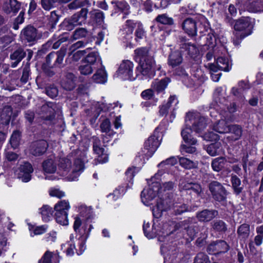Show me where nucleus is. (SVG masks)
I'll list each match as a JSON object with an SVG mask.
<instances>
[{"label":"nucleus","instance_id":"43","mask_svg":"<svg viewBox=\"0 0 263 263\" xmlns=\"http://www.w3.org/2000/svg\"><path fill=\"white\" fill-rule=\"evenodd\" d=\"M52 111L53 109L49 107L48 105L45 104L41 106L40 114L45 119L50 120Z\"/></svg>","mask_w":263,"mask_h":263},{"label":"nucleus","instance_id":"53","mask_svg":"<svg viewBox=\"0 0 263 263\" xmlns=\"http://www.w3.org/2000/svg\"><path fill=\"white\" fill-rule=\"evenodd\" d=\"M116 6L124 14L129 13V6L128 4L124 1H117L115 2Z\"/></svg>","mask_w":263,"mask_h":263},{"label":"nucleus","instance_id":"62","mask_svg":"<svg viewBox=\"0 0 263 263\" xmlns=\"http://www.w3.org/2000/svg\"><path fill=\"white\" fill-rule=\"evenodd\" d=\"M89 48H87L85 50H80L74 52L72 55V61L77 62L79 61L84 54H86Z\"/></svg>","mask_w":263,"mask_h":263},{"label":"nucleus","instance_id":"29","mask_svg":"<svg viewBox=\"0 0 263 263\" xmlns=\"http://www.w3.org/2000/svg\"><path fill=\"white\" fill-rule=\"evenodd\" d=\"M43 171L46 173H54L57 170V165L53 159L51 158L44 160L42 163Z\"/></svg>","mask_w":263,"mask_h":263},{"label":"nucleus","instance_id":"33","mask_svg":"<svg viewBox=\"0 0 263 263\" xmlns=\"http://www.w3.org/2000/svg\"><path fill=\"white\" fill-rule=\"evenodd\" d=\"M126 189L124 186H119L113 192L109 194L107 198L111 200L116 201L121 197L126 192Z\"/></svg>","mask_w":263,"mask_h":263},{"label":"nucleus","instance_id":"10","mask_svg":"<svg viewBox=\"0 0 263 263\" xmlns=\"http://www.w3.org/2000/svg\"><path fill=\"white\" fill-rule=\"evenodd\" d=\"M236 4L240 12L245 10L251 12H263L262 0H237Z\"/></svg>","mask_w":263,"mask_h":263},{"label":"nucleus","instance_id":"1","mask_svg":"<svg viewBox=\"0 0 263 263\" xmlns=\"http://www.w3.org/2000/svg\"><path fill=\"white\" fill-rule=\"evenodd\" d=\"M162 174L159 170L148 182V185L144 189L141 194V200L144 205L150 206L156 202V205L152 207L153 216L156 218L160 217L163 211L171 208L170 199H164L161 195V191L159 190Z\"/></svg>","mask_w":263,"mask_h":263},{"label":"nucleus","instance_id":"11","mask_svg":"<svg viewBox=\"0 0 263 263\" xmlns=\"http://www.w3.org/2000/svg\"><path fill=\"white\" fill-rule=\"evenodd\" d=\"M21 37L25 42L34 44L41 37V34L33 26L28 25L22 30Z\"/></svg>","mask_w":263,"mask_h":263},{"label":"nucleus","instance_id":"47","mask_svg":"<svg viewBox=\"0 0 263 263\" xmlns=\"http://www.w3.org/2000/svg\"><path fill=\"white\" fill-rule=\"evenodd\" d=\"M110 123L108 119L105 120L101 124V129L102 132L105 133V135H103V142H107L109 141V139H108L107 138H106V139L105 138V137L107 135V133L110 131Z\"/></svg>","mask_w":263,"mask_h":263},{"label":"nucleus","instance_id":"42","mask_svg":"<svg viewBox=\"0 0 263 263\" xmlns=\"http://www.w3.org/2000/svg\"><path fill=\"white\" fill-rule=\"evenodd\" d=\"M226 160L223 157H219L214 159L212 162L213 170L216 172L220 171L224 165Z\"/></svg>","mask_w":263,"mask_h":263},{"label":"nucleus","instance_id":"56","mask_svg":"<svg viewBox=\"0 0 263 263\" xmlns=\"http://www.w3.org/2000/svg\"><path fill=\"white\" fill-rule=\"evenodd\" d=\"M239 88H233L232 92L234 96H238L245 89L248 88V85L244 81H240L239 84Z\"/></svg>","mask_w":263,"mask_h":263},{"label":"nucleus","instance_id":"12","mask_svg":"<svg viewBox=\"0 0 263 263\" xmlns=\"http://www.w3.org/2000/svg\"><path fill=\"white\" fill-rule=\"evenodd\" d=\"M134 64L129 60L123 61L120 65L117 74L123 80H134L135 78L133 76Z\"/></svg>","mask_w":263,"mask_h":263},{"label":"nucleus","instance_id":"55","mask_svg":"<svg viewBox=\"0 0 263 263\" xmlns=\"http://www.w3.org/2000/svg\"><path fill=\"white\" fill-rule=\"evenodd\" d=\"M13 41L11 36L9 35H4L0 37V49L3 50L6 48Z\"/></svg>","mask_w":263,"mask_h":263},{"label":"nucleus","instance_id":"58","mask_svg":"<svg viewBox=\"0 0 263 263\" xmlns=\"http://www.w3.org/2000/svg\"><path fill=\"white\" fill-rule=\"evenodd\" d=\"M194 263H210V261L206 254L200 253L196 257Z\"/></svg>","mask_w":263,"mask_h":263},{"label":"nucleus","instance_id":"39","mask_svg":"<svg viewBox=\"0 0 263 263\" xmlns=\"http://www.w3.org/2000/svg\"><path fill=\"white\" fill-rule=\"evenodd\" d=\"M52 208L48 205H44L41 208V214L43 220L46 222L48 221L53 213Z\"/></svg>","mask_w":263,"mask_h":263},{"label":"nucleus","instance_id":"18","mask_svg":"<svg viewBox=\"0 0 263 263\" xmlns=\"http://www.w3.org/2000/svg\"><path fill=\"white\" fill-rule=\"evenodd\" d=\"M20 171V172L18 176L19 178L21 179L25 182H27L30 180L31 178V174L33 172V169L30 163L25 162L21 165Z\"/></svg>","mask_w":263,"mask_h":263},{"label":"nucleus","instance_id":"41","mask_svg":"<svg viewBox=\"0 0 263 263\" xmlns=\"http://www.w3.org/2000/svg\"><path fill=\"white\" fill-rule=\"evenodd\" d=\"M178 158L176 157H171L159 163L158 167L161 169H167L170 166L174 165L177 163Z\"/></svg>","mask_w":263,"mask_h":263},{"label":"nucleus","instance_id":"2","mask_svg":"<svg viewBox=\"0 0 263 263\" xmlns=\"http://www.w3.org/2000/svg\"><path fill=\"white\" fill-rule=\"evenodd\" d=\"M222 91L221 87L216 89L214 97L216 104L213 105V106L210 107V112L212 117L215 118L218 115L220 117V119L213 124V129L219 134H226L228 133L230 130V124L229 122L234 120L232 113L236 111V106L234 103L230 104V106L228 107V111L221 110L219 113L218 110L222 107L218 103L222 104L225 101L224 98L221 97Z\"/></svg>","mask_w":263,"mask_h":263},{"label":"nucleus","instance_id":"26","mask_svg":"<svg viewBox=\"0 0 263 263\" xmlns=\"http://www.w3.org/2000/svg\"><path fill=\"white\" fill-rule=\"evenodd\" d=\"M230 130L228 133L231 135L227 137V139L230 141L238 140L240 138L242 135V128L238 125L230 124L229 126Z\"/></svg>","mask_w":263,"mask_h":263},{"label":"nucleus","instance_id":"57","mask_svg":"<svg viewBox=\"0 0 263 263\" xmlns=\"http://www.w3.org/2000/svg\"><path fill=\"white\" fill-rule=\"evenodd\" d=\"M11 12L16 14L21 9V3L17 0H9Z\"/></svg>","mask_w":263,"mask_h":263},{"label":"nucleus","instance_id":"21","mask_svg":"<svg viewBox=\"0 0 263 263\" xmlns=\"http://www.w3.org/2000/svg\"><path fill=\"white\" fill-rule=\"evenodd\" d=\"M88 10L86 8L82 9L79 12L74 14L69 20V23L73 25H81L87 18Z\"/></svg>","mask_w":263,"mask_h":263},{"label":"nucleus","instance_id":"8","mask_svg":"<svg viewBox=\"0 0 263 263\" xmlns=\"http://www.w3.org/2000/svg\"><path fill=\"white\" fill-rule=\"evenodd\" d=\"M160 134L156 129L153 134L145 141L144 147L140 153L139 157L148 159L151 157L160 144Z\"/></svg>","mask_w":263,"mask_h":263},{"label":"nucleus","instance_id":"28","mask_svg":"<svg viewBox=\"0 0 263 263\" xmlns=\"http://www.w3.org/2000/svg\"><path fill=\"white\" fill-rule=\"evenodd\" d=\"M182 60L181 52L174 51L170 53L168 59V63L170 66L174 68L181 64Z\"/></svg>","mask_w":263,"mask_h":263},{"label":"nucleus","instance_id":"23","mask_svg":"<svg viewBox=\"0 0 263 263\" xmlns=\"http://www.w3.org/2000/svg\"><path fill=\"white\" fill-rule=\"evenodd\" d=\"M82 61L91 65L96 68H98L102 65V62L99 54L98 52L95 51L88 53Z\"/></svg>","mask_w":263,"mask_h":263},{"label":"nucleus","instance_id":"38","mask_svg":"<svg viewBox=\"0 0 263 263\" xmlns=\"http://www.w3.org/2000/svg\"><path fill=\"white\" fill-rule=\"evenodd\" d=\"M90 17L97 24H101L104 19V13L98 10H94L90 12Z\"/></svg>","mask_w":263,"mask_h":263},{"label":"nucleus","instance_id":"22","mask_svg":"<svg viewBox=\"0 0 263 263\" xmlns=\"http://www.w3.org/2000/svg\"><path fill=\"white\" fill-rule=\"evenodd\" d=\"M84 170V162L81 160L76 159L73 165L71 174L68 177V180L76 181Z\"/></svg>","mask_w":263,"mask_h":263},{"label":"nucleus","instance_id":"27","mask_svg":"<svg viewBox=\"0 0 263 263\" xmlns=\"http://www.w3.org/2000/svg\"><path fill=\"white\" fill-rule=\"evenodd\" d=\"M218 214L215 210H204L197 214V217L200 221H209L215 217Z\"/></svg>","mask_w":263,"mask_h":263},{"label":"nucleus","instance_id":"32","mask_svg":"<svg viewBox=\"0 0 263 263\" xmlns=\"http://www.w3.org/2000/svg\"><path fill=\"white\" fill-rule=\"evenodd\" d=\"M208 153L212 156L220 155L222 152V148L219 142L213 143L209 145L206 148Z\"/></svg>","mask_w":263,"mask_h":263},{"label":"nucleus","instance_id":"14","mask_svg":"<svg viewBox=\"0 0 263 263\" xmlns=\"http://www.w3.org/2000/svg\"><path fill=\"white\" fill-rule=\"evenodd\" d=\"M93 149L94 152L98 155L97 161L101 163L108 161V155L106 153L105 148L102 145L101 141L97 137H93Z\"/></svg>","mask_w":263,"mask_h":263},{"label":"nucleus","instance_id":"3","mask_svg":"<svg viewBox=\"0 0 263 263\" xmlns=\"http://www.w3.org/2000/svg\"><path fill=\"white\" fill-rule=\"evenodd\" d=\"M78 212L80 216L85 217V219L82 220L79 216H76L73 224L74 231L80 236L78 240L79 249L77 250V253L79 255L82 254L86 249L85 242L93 227L90 221L92 213V209L90 207L82 204L79 206Z\"/></svg>","mask_w":263,"mask_h":263},{"label":"nucleus","instance_id":"24","mask_svg":"<svg viewBox=\"0 0 263 263\" xmlns=\"http://www.w3.org/2000/svg\"><path fill=\"white\" fill-rule=\"evenodd\" d=\"M95 73L92 77V80L97 83L104 84L107 82V74L104 66L102 65L97 68Z\"/></svg>","mask_w":263,"mask_h":263},{"label":"nucleus","instance_id":"9","mask_svg":"<svg viewBox=\"0 0 263 263\" xmlns=\"http://www.w3.org/2000/svg\"><path fill=\"white\" fill-rule=\"evenodd\" d=\"M167 227L168 225L167 224H165L163 225V228L162 229H160L161 228L157 224L156 222H154L153 225L152 230L150 231L148 230L150 229L149 223L144 221L143 225V230L144 235L147 238L151 239L156 236H158L159 240L162 241L163 240L161 237L167 236L171 233L170 231H167L165 229L167 228Z\"/></svg>","mask_w":263,"mask_h":263},{"label":"nucleus","instance_id":"31","mask_svg":"<svg viewBox=\"0 0 263 263\" xmlns=\"http://www.w3.org/2000/svg\"><path fill=\"white\" fill-rule=\"evenodd\" d=\"M181 52L186 51V54L191 57L197 54L198 52V49L194 44L186 43L182 44Z\"/></svg>","mask_w":263,"mask_h":263},{"label":"nucleus","instance_id":"51","mask_svg":"<svg viewBox=\"0 0 263 263\" xmlns=\"http://www.w3.org/2000/svg\"><path fill=\"white\" fill-rule=\"evenodd\" d=\"M191 186V187H190L189 193L195 196H200L202 192L200 185L197 183H192Z\"/></svg>","mask_w":263,"mask_h":263},{"label":"nucleus","instance_id":"25","mask_svg":"<svg viewBox=\"0 0 263 263\" xmlns=\"http://www.w3.org/2000/svg\"><path fill=\"white\" fill-rule=\"evenodd\" d=\"M209 190L212 194L216 193L217 191L220 192V194L217 196L218 201H221L225 200L226 198V192L223 186L217 181H213L209 185Z\"/></svg>","mask_w":263,"mask_h":263},{"label":"nucleus","instance_id":"49","mask_svg":"<svg viewBox=\"0 0 263 263\" xmlns=\"http://www.w3.org/2000/svg\"><path fill=\"white\" fill-rule=\"evenodd\" d=\"M30 74V63H27L23 69L22 76L21 81L24 83H27L29 79Z\"/></svg>","mask_w":263,"mask_h":263},{"label":"nucleus","instance_id":"5","mask_svg":"<svg viewBox=\"0 0 263 263\" xmlns=\"http://www.w3.org/2000/svg\"><path fill=\"white\" fill-rule=\"evenodd\" d=\"M135 60L139 62L136 68V75L141 74L143 77L141 79H146L153 77L155 74L154 60L148 56V50L146 47H141L135 50Z\"/></svg>","mask_w":263,"mask_h":263},{"label":"nucleus","instance_id":"13","mask_svg":"<svg viewBox=\"0 0 263 263\" xmlns=\"http://www.w3.org/2000/svg\"><path fill=\"white\" fill-rule=\"evenodd\" d=\"M206 66L211 71L217 72L218 70H221L228 72L231 69L232 63L228 58L219 57L217 59L216 64L209 63Z\"/></svg>","mask_w":263,"mask_h":263},{"label":"nucleus","instance_id":"48","mask_svg":"<svg viewBox=\"0 0 263 263\" xmlns=\"http://www.w3.org/2000/svg\"><path fill=\"white\" fill-rule=\"evenodd\" d=\"M172 208L176 215H180L188 211L187 207L183 203L173 204Z\"/></svg>","mask_w":263,"mask_h":263},{"label":"nucleus","instance_id":"52","mask_svg":"<svg viewBox=\"0 0 263 263\" xmlns=\"http://www.w3.org/2000/svg\"><path fill=\"white\" fill-rule=\"evenodd\" d=\"M59 158V167L62 168L63 172L62 173V176H64L66 171V157L63 152L60 153L58 156Z\"/></svg>","mask_w":263,"mask_h":263},{"label":"nucleus","instance_id":"60","mask_svg":"<svg viewBox=\"0 0 263 263\" xmlns=\"http://www.w3.org/2000/svg\"><path fill=\"white\" fill-rule=\"evenodd\" d=\"M213 228L217 231H225L227 229L226 224L221 220L214 221L213 223Z\"/></svg>","mask_w":263,"mask_h":263},{"label":"nucleus","instance_id":"61","mask_svg":"<svg viewBox=\"0 0 263 263\" xmlns=\"http://www.w3.org/2000/svg\"><path fill=\"white\" fill-rule=\"evenodd\" d=\"M90 86V84L89 83L82 84L80 85L78 89L79 94L81 95H88Z\"/></svg>","mask_w":263,"mask_h":263},{"label":"nucleus","instance_id":"4","mask_svg":"<svg viewBox=\"0 0 263 263\" xmlns=\"http://www.w3.org/2000/svg\"><path fill=\"white\" fill-rule=\"evenodd\" d=\"M185 127L181 132V135L184 142L189 144L194 145L197 140L192 137L191 133L193 130L196 133L201 134L206 127L207 120L196 111L189 112L185 119Z\"/></svg>","mask_w":263,"mask_h":263},{"label":"nucleus","instance_id":"35","mask_svg":"<svg viewBox=\"0 0 263 263\" xmlns=\"http://www.w3.org/2000/svg\"><path fill=\"white\" fill-rule=\"evenodd\" d=\"M56 56L55 58V62L53 64L54 67H61L63 66V61L66 55V48L62 47L61 49L55 52Z\"/></svg>","mask_w":263,"mask_h":263},{"label":"nucleus","instance_id":"6","mask_svg":"<svg viewBox=\"0 0 263 263\" xmlns=\"http://www.w3.org/2000/svg\"><path fill=\"white\" fill-rule=\"evenodd\" d=\"M137 26V28L135 31V40L139 41L145 37V32L143 29L142 25L139 22L135 23L132 20H127L125 24L123 26L121 30V33L122 35V40L126 43V46L129 48H133V45L131 43L132 40V33L134 28Z\"/></svg>","mask_w":263,"mask_h":263},{"label":"nucleus","instance_id":"17","mask_svg":"<svg viewBox=\"0 0 263 263\" xmlns=\"http://www.w3.org/2000/svg\"><path fill=\"white\" fill-rule=\"evenodd\" d=\"M55 218L58 223L61 225L66 224V201L62 200L55 204Z\"/></svg>","mask_w":263,"mask_h":263},{"label":"nucleus","instance_id":"19","mask_svg":"<svg viewBox=\"0 0 263 263\" xmlns=\"http://www.w3.org/2000/svg\"><path fill=\"white\" fill-rule=\"evenodd\" d=\"M184 31L190 36L196 35L197 28L196 21L191 18L185 19L182 24Z\"/></svg>","mask_w":263,"mask_h":263},{"label":"nucleus","instance_id":"34","mask_svg":"<svg viewBox=\"0 0 263 263\" xmlns=\"http://www.w3.org/2000/svg\"><path fill=\"white\" fill-rule=\"evenodd\" d=\"M178 159L180 165L184 168L191 169L197 167V161H192L185 157H179Z\"/></svg>","mask_w":263,"mask_h":263},{"label":"nucleus","instance_id":"37","mask_svg":"<svg viewBox=\"0 0 263 263\" xmlns=\"http://www.w3.org/2000/svg\"><path fill=\"white\" fill-rule=\"evenodd\" d=\"M96 68L91 65L82 61L81 65L79 67V70L81 74L88 75L91 74Z\"/></svg>","mask_w":263,"mask_h":263},{"label":"nucleus","instance_id":"54","mask_svg":"<svg viewBox=\"0 0 263 263\" xmlns=\"http://www.w3.org/2000/svg\"><path fill=\"white\" fill-rule=\"evenodd\" d=\"M231 181L235 192L237 194L240 193L241 191V187L239 186L241 183L240 179L237 176H233L231 178Z\"/></svg>","mask_w":263,"mask_h":263},{"label":"nucleus","instance_id":"63","mask_svg":"<svg viewBox=\"0 0 263 263\" xmlns=\"http://www.w3.org/2000/svg\"><path fill=\"white\" fill-rule=\"evenodd\" d=\"M87 34V31L85 28H80L74 31L73 36L74 39H78L79 38L85 37Z\"/></svg>","mask_w":263,"mask_h":263},{"label":"nucleus","instance_id":"36","mask_svg":"<svg viewBox=\"0 0 263 263\" xmlns=\"http://www.w3.org/2000/svg\"><path fill=\"white\" fill-rule=\"evenodd\" d=\"M66 0H41L40 3L43 9L49 11L57 3H65Z\"/></svg>","mask_w":263,"mask_h":263},{"label":"nucleus","instance_id":"59","mask_svg":"<svg viewBox=\"0 0 263 263\" xmlns=\"http://www.w3.org/2000/svg\"><path fill=\"white\" fill-rule=\"evenodd\" d=\"M217 41L213 34L209 33L206 36V45L210 48H213L217 44Z\"/></svg>","mask_w":263,"mask_h":263},{"label":"nucleus","instance_id":"30","mask_svg":"<svg viewBox=\"0 0 263 263\" xmlns=\"http://www.w3.org/2000/svg\"><path fill=\"white\" fill-rule=\"evenodd\" d=\"M170 82L168 78H165L161 80H155L152 83V87L158 92L164 90Z\"/></svg>","mask_w":263,"mask_h":263},{"label":"nucleus","instance_id":"64","mask_svg":"<svg viewBox=\"0 0 263 263\" xmlns=\"http://www.w3.org/2000/svg\"><path fill=\"white\" fill-rule=\"evenodd\" d=\"M53 253L49 251H46L39 261V263H52L51 258Z\"/></svg>","mask_w":263,"mask_h":263},{"label":"nucleus","instance_id":"46","mask_svg":"<svg viewBox=\"0 0 263 263\" xmlns=\"http://www.w3.org/2000/svg\"><path fill=\"white\" fill-rule=\"evenodd\" d=\"M156 21L163 25H172L173 24V19L168 17L166 14H160L156 18Z\"/></svg>","mask_w":263,"mask_h":263},{"label":"nucleus","instance_id":"20","mask_svg":"<svg viewBox=\"0 0 263 263\" xmlns=\"http://www.w3.org/2000/svg\"><path fill=\"white\" fill-rule=\"evenodd\" d=\"M229 250V246L227 242L220 240L212 243L208 247V251L210 253H219L226 252Z\"/></svg>","mask_w":263,"mask_h":263},{"label":"nucleus","instance_id":"50","mask_svg":"<svg viewBox=\"0 0 263 263\" xmlns=\"http://www.w3.org/2000/svg\"><path fill=\"white\" fill-rule=\"evenodd\" d=\"M77 77L71 73H67V90H71L76 86Z\"/></svg>","mask_w":263,"mask_h":263},{"label":"nucleus","instance_id":"7","mask_svg":"<svg viewBox=\"0 0 263 263\" xmlns=\"http://www.w3.org/2000/svg\"><path fill=\"white\" fill-rule=\"evenodd\" d=\"M234 28L236 38L234 43L236 44L237 40H242L252 33L253 22L249 17H242L236 21Z\"/></svg>","mask_w":263,"mask_h":263},{"label":"nucleus","instance_id":"45","mask_svg":"<svg viewBox=\"0 0 263 263\" xmlns=\"http://www.w3.org/2000/svg\"><path fill=\"white\" fill-rule=\"evenodd\" d=\"M12 115V110L10 106H6L4 108L2 115L1 119L3 120L4 118V120L3 121V123L7 125L9 123L11 116Z\"/></svg>","mask_w":263,"mask_h":263},{"label":"nucleus","instance_id":"40","mask_svg":"<svg viewBox=\"0 0 263 263\" xmlns=\"http://www.w3.org/2000/svg\"><path fill=\"white\" fill-rule=\"evenodd\" d=\"M237 234L241 239L247 238L250 234V226L246 223L241 224L238 228Z\"/></svg>","mask_w":263,"mask_h":263},{"label":"nucleus","instance_id":"44","mask_svg":"<svg viewBox=\"0 0 263 263\" xmlns=\"http://www.w3.org/2000/svg\"><path fill=\"white\" fill-rule=\"evenodd\" d=\"M21 132L17 130L13 132L10 140V142L13 148H16L19 145L21 139Z\"/></svg>","mask_w":263,"mask_h":263},{"label":"nucleus","instance_id":"15","mask_svg":"<svg viewBox=\"0 0 263 263\" xmlns=\"http://www.w3.org/2000/svg\"><path fill=\"white\" fill-rule=\"evenodd\" d=\"M26 52L24 48L21 46L16 45L12 49L10 55V59L12 61L11 67H16L22 60L26 56Z\"/></svg>","mask_w":263,"mask_h":263},{"label":"nucleus","instance_id":"16","mask_svg":"<svg viewBox=\"0 0 263 263\" xmlns=\"http://www.w3.org/2000/svg\"><path fill=\"white\" fill-rule=\"evenodd\" d=\"M48 147V143L44 140L33 142L30 146L29 152L34 156L43 155Z\"/></svg>","mask_w":263,"mask_h":263}]
</instances>
